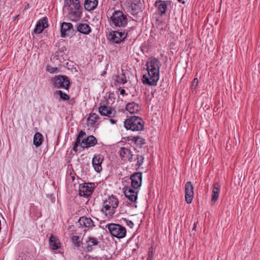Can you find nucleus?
<instances>
[{
	"label": "nucleus",
	"mask_w": 260,
	"mask_h": 260,
	"mask_svg": "<svg viewBox=\"0 0 260 260\" xmlns=\"http://www.w3.org/2000/svg\"><path fill=\"white\" fill-rule=\"evenodd\" d=\"M160 61L154 57L149 58L147 62V74L143 76L142 82L149 86H156L159 78Z\"/></svg>",
	"instance_id": "1"
},
{
	"label": "nucleus",
	"mask_w": 260,
	"mask_h": 260,
	"mask_svg": "<svg viewBox=\"0 0 260 260\" xmlns=\"http://www.w3.org/2000/svg\"><path fill=\"white\" fill-rule=\"evenodd\" d=\"M64 4L68 6V18L74 22L79 21L82 17V9L79 0H65Z\"/></svg>",
	"instance_id": "2"
},
{
	"label": "nucleus",
	"mask_w": 260,
	"mask_h": 260,
	"mask_svg": "<svg viewBox=\"0 0 260 260\" xmlns=\"http://www.w3.org/2000/svg\"><path fill=\"white\" fill-rule=\"evenodd\" d=\"M118 204V200L115 196H109L103 202L101 212L108 218L111 217L115 213Z\"/></svg>",
	"instance_id": "3"
},
{
	"label": "nucleus",
	"mask_w": 260,
	"mask_h": 260,
	"mask_svg": "<svg viewBox=\"0 0 260 260\" xmlns=\"http://www.w3.org/2000/svg\"><path fill=\"white\" fill-rule=\"evenodd\" d=\"M110 22L112 27H123L127 24V18L121 11L116 10L111 15Z\"/></svg>",
	"instance_id": "4"
},
{
	"label": "nucleus",
	"mask_w": 260,
	"mask_h": 260,
	"mask_svg": "<svg viewBox=\"0 0 260 260\" xmlns=\"http://www.w3.org/2000/svg\"><path fill=\"white\" fill-rule=\"evenodd\" d=\"M124 126L126 129L140 131L144 128V121L140 117L134 116L124 121Z\"/></svg>",
	"instance_id": "5"
},
{
	"label": "nucleus",
	"mask_w": 260,
	"mask_h": 260,
	"mask_svg": "<svg viewBox=\"0 0 260 260\" xmlns=\"http://www.w3.org/2000/svg\"><path fill=\"white\" fill-rule=\"evenodd\" d=\"M106 228L108 229L112 236L117 239H122L126 236V230L125 228L119 224L113 223L107 224L106 225Z\"/></svg>",
	"instance_id": "6"
},
{
	"label": "nucleus",
	"mask_w": 260,
	"mask_h": 260,
	"mask_svg": "<svg viewBox=\"0 0 260 260\" xmlns=\"http://www.w3.org/2000/svg\"><path fill=\"white\" fill-rule=\"evenodd\" d=\"M51 83L54 87L68 89L70 86V82L66 76L58 75L51 79Z\"/></svg>",
	"instance_id": "7"
},
{
	"label": "nucleus",
	"mask_w": 260,
	"mask_h": 260,
	"mask_svg": "<svg viewBox=\"0 0 260 260\" xmlns=\"http://www.w3.org/2000/svg\"><path fill=\"white\" fill-rule=\"evenodd\" d=\"M95 188L93 183H84L80 184L79 187V194L84 198L89 197L93 192Z\"/></svg>",
	"instance_id": "8"
},
{
	"label": "nucleus",
	"mask_w": 260,
	"mask_h": 260,
	"mask_svg": "<svg viewBox=\"0 0 260 260\" xmlns=\"http://www.w3.org/2000/svg\"><path fill=\"white\" fill-rule=\"evenodd\" d=\"M131 187L136 190H139L142 185V173L140 172L133 173L130 177Z\"/></svg>",
	"instance_id": "9"
},
{
	"label": "nucleus",
	"mask_w": 260,
	"mask_h": 260,
	"mask_svg": "<svg viewBox=\"0 0 260 260\" xmlns=\"http://www.w3.org/2000/svg\"><path fill=\"white\" fill-rule=\"evenodd\" d=\"M74 29L73 24L70 22H62L60 24V34L61 37L65 38L67 36H70L74 33Z\"/></svg>",
	"instance_id": "10"
},
{
	"label": "nucleus",
	"mask_w": 260,
	"mask_h": 260,
	"mask_svg": "<svg viewBox=\"0 0 260 260\" xmlns=\"http://www.w3.org/2000/svg\"><path fill=\"white\" fill-rule=\"evenodd\" d=\"M100 242L98 239L94 237L87 236L85 239V250L86 252H91L94 246H100Z\"/></svg>",
	"instance_id": "11"
},
{
	"label": "nucleus",
	"mask_w": 260,
	"mask_h": 260,
	"mask_svg": "<svg viewBox=\"0 0 260 260\" xmlns=\"http://www.w3.org/2000/svg\"><path fill=\"white\" fill-rule=\"evenodd\" d=\"M194 195L193 187L190 181H188L185 185V199L187 204H190Z\"/></svg>",
	"instance_id": "12"
},
{
	"label": "nucleus",
	"mask_w": 260,
	"mask_h": 260,
	"mask_svg": "<svg viewBox=\"0 0 260 260\" xmlns=\"http://www.w3.org/2000/svg\"><path fill=\"white\" fill-rule=\"evenodd\" d=\"M139 190L134 189L131 186L125 187L123 192L125 196L132 202H135L138 199Z\"/></svg>",
	"instance_id": "13"
},
{
	"label": "nucleus",
	"mask_w": 260,
	"mask_h": 260,
	"mask_svg": "<svg viewBox=\"0 0 260 260\" xmlns=\"http://www.w3.org/2000/svg\"><path fill=\"white\" fill-rule=\"evenodd\" d=\"M171 4V1L156 0L154 5L157 8L158 14L160 16H164L167 12L168 5Z\"/></svg>",
	"instance_id": "14"
},
{
	"label": "nucleus",
	"mask_w": 260,
	"mask_h": 260,
	"mask_svg": "<svg viewBox=\"0 0 260 260\" xmlns=\"http://www.w3.org/2000/svg\"><path fill=\"white\" fill-rule=\"evenodd\" d=\"M104 156L101 154L95 155L92 158V164L95 172L100 173L102 170V164Z\"/></svg>",
	"instance_id": "15"
},
{
	"label": "nucleus",
	"mask_w": 260,
	"mask_h": 260,
	"mask_svg": "<svg viewBox=\"0 0 260 260\" xmlns=\"http://www.w3.org/2000/svg\"><path fill=\"white\" fill-rule=\"evenodd\" d=\"M121 158L123 161L132 162L133 160V154L130 149L125 147H121L119 151Z\"/></svg>",
	"instance_id": "16"
},
{
	"label": "nucleus",
	"mask_w": 260,
	"mask_h": 260,
	"mask_svg": "<svg viewBox=\"0 0 260 260\" xmlns=\"http://www.w3.org/2000/svg\"><path fill=\"white\" fill-rule=\"evenodd\" d=\"M48 25L47 17L46 16L44 17L38 21L36 27L34 30V32L35 34H40L45 28L47 27Z\"/></svg>",
	"instance_id": "17"
},
{
	"label": "nucleus",
	"mask_w": 260,
	"mask_h": 260,
	"mask_svg": "<svg viewBox=\"0 0 260 260\" xmlns=\"http://www.w3.org/2000/svg\"><path fill=\"white\" fill-rule=\"evenodd\" d=\"M97 144V140L92 135L88 136L83 139L81 143V147L83 149L92 147Z\"/></svg>",
	"instance_id": "18"
},
{
	"label": "nucleus",
	"mask_w": 260,
	"mask_h": 260,
	"mask_svg": "<svg viewBox=\"0 0 260 260\" xmlns=\"http://www.w3.org/2000/svg\"><path fill=\"white\" fill-rule=\"evenodd\" d=\"M127 35V33H125L124 31H114L111 34L112 40L115 43H120L126 38Z\"/></svg>",
	"instance_id": "19"
},
{
	"label": "nucleus",
	"mask_w": 260,
	"mask_h": 260,
	"mask_svg": "<svg viewBox=\"0 0 260 260\" xmlns=\"http://www.w3.org/2000/svg\"><path fill=\"white\" fill-rule=\"evenodd\" d=\"M99 112L102 116H106L110 118L115 116L116 112L111 107L106 106H101L99 108Z\"/></svg>",
	"instance_id": "20"
},
{
	"label": "nucleus",
	"mask_w": 260,
	"mask_h": 260,
	"mask_svg": "<svg viewBox=\"0 0 260 260\" xmlns=\"http://www.w3.org/2000/svg\"><path fill=\"white\" fill-rule=\"evenodd\" d=\"M78 222L81 227L90 228L95 226L93 220L90 218L86 216L80 217Z\"/></svg>",
	"instance_id": "21"
},
{
	"label": "nucleus",
	"mask_w": 260,
	"mask_h": 260,
	"mask_svg": "<svg viewBox=\"0 0 260 260\" xmlns=\"http://www.w3.org/2000/svg\"><path fill=\"white\" fill-rule=\"evenodd\" d=\"M220 185L217 182L214 183L212 191L211 202L214 204L218 200L220 191Z\"/></svg>",
	"instance_id": "22"
},
{
	"label": "nucleus",
	"mask_w": 260,
	"mask_h": 260,
	"mask_svg": "<svg viewBox=\"0 0 260 260\" xmlns=\"http://www.w3.org/2000/svg\"><path fill=\"white\" fill-rule=\"evenodd\" d=\"M77 30L81 34L88 35L91 32V28L88 24L80 23L77 25Z\"/></svg>",
	"instance_id": "23"
},
{
	"label": "nucleus",
	"mask_w": 260,
	"mask_h": 260,
	"mask_svg": "<svg viewBox=\"0 0 260 260\" xmlns=\"http://www.w3.org/2000/svg\"><path fill=\"white\" fill-rule=\"evenodd\" d=\"M126 109L131 114L137 113L141 110V107L139 104L135 102L128 103L126 105Z\"/></svg>",
	"instance_id": "24"
},
{
	"label": "nucleus",
	"mask_w": 260,
	"mask_h": 260,
	"mask_svg": "<svg viewBox=\"0 0 260 260\" xmlns=\"http://www.w3.org/2000/svg\"><path fill=\"white\" fill-rule=\"evenodd\" d=\"M60 243L58 238L51 235L49 238V246L51 249L57 250L60 247Z\"/></svg>",
	"instance_id": "25"
},
{
	"label": "nucleus",
	"mask_w": 260,
	"mask_h": 260,
	"mask_svg": "<svg viewBox=\"0 0 260 260\" xmlns=\"http://www.w3.org/2000/svg\"><path fill=\"white\" fill-rule=\"evenodd\" d=\"M98 0H85L84 3L85 9L87 11L94 10L98 6Z\"/></svg>",
	"instance_id": "26"
},
{
	"label": "nucleus",
	"mask_w": 260,
	"mask_h": 260,
	"mask_svg": "<svg viewBox=\"0 0 260 260\" xmlns=\"http://www.w3.org/2000/svg\"><path fill=\"white\" fill-rule=\"evenodd\" d=\"M43 136L39 132L36 133L34 137L33 143L36 147H38L41 145L43 141Z\"/></svg>",
	"instance_id": "27"
},
{
	"label": "nucleus",
	"mask_w": 260,
	"mask_h": 260,
	"mask_svg": "<svg viewBox=\"0 0 260 260\" xmlns=\"http://www.w3.org/2000/svg\"><path fill=\"white\" fill-rule=\"evenodd\" d=\"M99 116L95 113H90L87 118L88 124L90 126H93L98 121Z\"/></svg>",
	"instance_id": "28"
},
{
	"label": "nucleus",
	"mask_w": 260,
	"mask_h": 260,
	"mask_svg": "<svg viewBox=\"0 0 260 260\" xmlns=\"http://www.w3.org/2000/svg\"><path fill=\"white\" fill-rule=\"evenodd\" d=\"M115 81L118 83L124 84L126 83L127 80L125 75L122 74L121 75H117L116 76Z\"/></svg>",
	"instance_id": "29"
},
{
	"label": "nucleus",
	"mask_w": 260,
	"mask_h": 260,
	"mask_svg": "<svg viewBox=\"0 0 260 260\" xmlns=\"http://www.w3.org/2000/svg\"><path fill=\"white\" fill-rule=\"evenodd\" d=\"M55 94L59 95L60 96V98L63 101H67L70 99L69 95L61 90H57L55 92Z\"/></svg>",
	"instance_id": "30"
},
{
	"label": "nucleus",
	"mask_w": 260,
	"mask_h": 260,
	"mask_svg": "<svg viewBox=\"0 0 260 260\" xmlns=\"http://www.w3.org/2000/svg\"><path fill=\"white\" fill-rule=\"evenodd\" d=\"M72 241L74 246L79 247L81 245V242L79 241V237L78 236H73L72 238Z\"/></svg>",
	"instance_id": "31"
},
{
	"label": "nucleus",
	"mask_w": 260,
	"mask_h": 260,
	"mask_svg": "<svg viewBox=\"0 0 260 260\" xmlns=\"http://www.w3.org/2000/svg\"><path fill=\"white\" fill-rule=\"evenodd\" d=\"M144 157L142 155H137V164L136 166L138 168L140 167V166L143 164L144 162Z\"/></svg>",
	"instance_id": "32"
},
{
	"label": "nucleus",
	"mask_w": 260,
	"mask_h": 260,
	"mask_svg": "<svg viewBox=\"0 0 260 260\" xmlns=\"http://www.w3.org/2000/svg\"><path fill=\"white\" fill-rule=\"evenodd\" d=\"M81 142L82 141H81V138H78V137H77L76 141L75 142V144L74 145L73 148V150L74 151H75V152L77 151V150H78L77 148L79 145L81 146Z\"/></svg>",
	"instance_id": "33"
},
{
	"label": "nucleus",
	"mask_w": 260,
	"mask_h": 260,
	"mask_svg": "<svg viewBox=\"0 0 260 260\" xmlns=\"http://www.w3.org/2000/svg\"><path fill=\"white\" fill-rule=\"evenodd\" d=\"M138 142H137L136 145L137 146H139L142 147L143 145L145 144V140L142 137H139Z\"/></svg>",
	"instance_id": "34"
},
{
	"label": "nucleus",
	"mask_w": 260,
	"mask_h": 260,
	"mask_svg": "<svg viewBox=\"0 0 260 260\" xmlns=\"http://www.w3.org/2000/svg\"><path fill=\"white\" fill-rule=\"evenodd\" d=\"M58 69L56 67H53L50 66H48L47 67V70L50 73H55L57 71Z\"/></svg>",
	"instance_id": "35"
},
{
	"label": "nucleus",
	"mask_w": 260,
	"mask_h": 260,
	"mask_svg": "<svg viewBox=\"0 0 260 260\" xmlns=\"http://www.w3.org/2000/svg\"><path fill=\"white\" fill-rule=\"evenodd\" d=\"M139 137V136L128 137V141H132L135 144H136L137 142H138V141L139 140H138Z\"/></svg>",
	"instance_id": "36"
},
{
	"label": "nucleus",
	"mask_w": 260,
	"mask_h": 260,
	"mask_svg": "<svg viewBox=\"0 0 260 260\" xmlns=\"http://www.w3.org/2000/svg\"><path fill=\"white\" fill-rule=\"evenodd\" d=\"M122 219L125 221L127 226H129L131 228L133 227L134 223L131 220H128L126 218H122Z\"/></svg>",
	"instance_id": "37"
},
{
	"label": "nucleus",
	"mask_w": 260,
	"mask_h": 260,
	"mask_svg": "<svg viewBox=\"0 0 260 260\" xmlns=\"http://www.w3.org/2000/svg\"><path fill=\"white\" fill-rule=\"evenodd\" d=\"M153 248L152 247H151L149 248V251H148V258H152L153 259Z\"/></svg>",
	"instance_id": "38"
},
{
	"label": "nucleus",
	"mask_w": 260,
	"mask_h": 260,
	"mask_svg": "<svg viewBox=\"0 0 260 260\" xmlns=\"http://www.w3.org/2000/svg\"><path fill=\"white\" fill-rule=\"evenodd\" d=\"M85 135H86V133L84 131H81L78 133L77 137H78V138H81L83 137L84 136H85Z\"/></svg>",
	"instance_id": "39"
},
{
	"label": "nucleus",
	"mask_w": 260,
	"mask_h": 260,
	"mask_svg": "<svg viewBox=\"0 0 260 260\" xmlns=\"http://www.w3.org/2000/svg\"><path fill=\"white\" fill-rule=\"evenodd\" d=\"M198 80L197 78H194L192 82V86H196L198 84Z\"/></svg>",
	"instance_id": "40"
},
{
	"label": "nucleus",
	"mask_w": 260,
	"mask_h": 260,
	"mask_svg": "<svg viewBox=\"0 0 260 260\" xmlns=\"http://www.w3.org/2000/svg\"><path fill=\"white\" fill-rule=\"evenodd\" d=\"M120 93L121 95L124 96L125 94V91L124 89L119 88Z\"/></svg>",
	"instance_id": "41"
},
{
	"label": "nucleus",
	"mask_w": 260,
	"mask_h": 260,
	"mask_svg": "<svg viewBox=\"0 0 260 260\" xmlns=\"http://www.w3.org/2000/svg\"><path fill=\"white\" fill-rule=\"evenodd\" d=\"M110 122L112 124H115L117 122L116 120H114L113 119H110Z\"/></svg>",
	"instance_id": "42"
},
{
	"label": "nucleus",
	"mask_w": 260,
	"mask_h": 260,
	"mask_svg": "<svg viewBox=\"0 0 260 260\" xmlns=\"http://www.w3.org/2000/svg\"><path fill=\"white\" fill-rule=\"evenodd\" d=\"M197 223H198V222H196V223H194L193 228H192V231H196V228H197Z\"/></svg>",
	"instance_id": "43"
},
{
	"label": "nucleus",
	"mask_w": 260,
	"mask_h": 260,
	"mask_svg": "<svg viewBox=\"0 0 260 260\" xmlns=\"http://www.w3.org/2000/svg\"><path fill=\"white\" fill-rule=\"evenodd\" d=\"M70 175H71V177L72 178V181H74L75 179V176L72 173L70 174Z\"/></svg>",
	"instance_id": "44"
},
{
	"label": "nucleus",
	"mask_w": 260,
	"mask_h": 260,
	"mask_svg": "<svg viewBox=\"0 0 260 260\" xmlns=\"http://www.w3.org/2000/svg\"><path fill=\"white\" fill-rule=\"evenodd\" d=\"M131 6H132V10H134V9L135 10L137 5L136 4H132Z\"/></svg>",
	"instance_id": "45"
},
{
	"label": "nucleus",
	"mask_w": 260,
	"mask_h": 260,
	"mask_svg": "<svg viewBox=\"0 0 260 260\" xmlns=\"http://www.w3.org/2000/svg\"><path fill=\"white\" fill-rule=\"evenodd\" d=\"M177 1L179 2L182 3L183 4H184L185 3V2L184 1H182V0H177Z\"/></svg>",
	"instance_id": "46"
},
{
	"label": "nucleus",
	"mask_w": 260,
	"mask_h": 260,
	"mask_svg": "<svg viewBox=\"0 0 260 260\" xmlns=\"http://www.w3.org/2000/svg\"><path fill=\"white\" fill-rule=\"evenodd\" d=\"M147 260H152V258H150L147 257Z\"/></svg>",
	"instance_id": "47"
},
{
	"label": "nucleus",
	"mask_w": 260,
	"mask_h": 260,
	"mask_svg": "<svg viewBox=\"0 0 260 260\" xmlns=\"http://www.w3.org/2000/svg\"><path fill=\"white\" fill-rule=\"evenodd\" d=\"M17 260H19V259L18 258Z\"/></svg>",
	"instance_id": "48"
}]
</instances>
